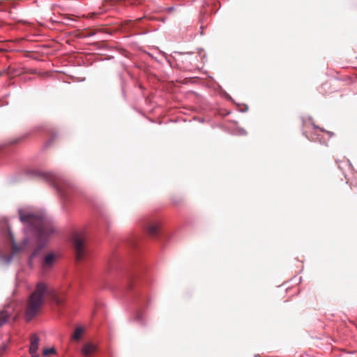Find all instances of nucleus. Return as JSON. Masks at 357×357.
<instances>
[{
    "label": "nucleus",
    "instance_id": "nucleus-1",
    "mask_svg": "<svg viewBox=\"0 0 357 357\" xmlns=\"http://www.w3.org/2000/svg\"><path fill=\"white\" fill-rule=\"evenodd\" d=\"M20 221L27 226L26 229H31L37 234L38 245L41 249L46 242L47 238L56 231V228L52 222L47 218L29 213H24L20 211Z\"/></svg>",
    "mask_w": 357,
    "mask_h": 357
},
{
    "label": "nucleus",
    "instance_id": "nucleus-2",
    "mask_svg": "<svg viewBox=\"0 0 357 357\" xmlns=\"http://www.w3.org/2000/svg\"><path fill=\"white\" fill-rule=\"evenodd\" d=\"M47 296H50L57 305H61L63 303V300L47 284L43 282H38L27 302L25 311L27 321H30L39 313Z\"/></svg>",
    "mask_w": 357,
    "mask_h": 357
},
{
    "label": "nucleus",
    "instance_id": "nucleus-3",
    "mask_svg": "<svg viewBox=\"0 0 357 357\" xmlns=\"http://www.w3.org/2000/svg\"><path fill=\"white\" fill-rule=\"evenodd\" d=\"M43 178L49 181L56 188L60 195L63 197L67 195L66 191L70 188L68 183L61 181L52 172H45L42 174Z\"/></svg>",
    "mask_w": 357,
    "mask_h": 357
},
{
    "label": "nucleus",
    "instance_id": "nucleus-4",
    "mask_svg": "<svg viewBox=\"0 0 357 357\" xmlns=\"http://www.w3.org/2000/svg\"><path fill=\"white\" fill-rule=\"evenodd\" d=\"M73 244L75 250L76 259L81 261L85 256L84 243L85 237L82 234H75L73 236Z\"/></svg>",
    "mask_w": 357,
    "mask_h": 357
},
{
    "label": "nucleus",
    "instance_id": "nucleus-5",
    "mask_svg": "<svg viewBox=\"0 0 357 357\" xmlns=\"http://www.w3.org/2000/svg\"><path fill=\"white\" fill-rule=\"evenodd\" d=\"M160 227V222L157 220L150 219L148 220L144 225V228L146 232L152 236L158 234Z\"/></svg>",
    "mask_w": 357,
    "mask_h": 357
},
{
    "label": "nucleus",
    "instance_id": "nucleus-6",
    "mask_svg": "<svg viewBox=\"0 0 357 357\" xmlns=\"http://www.w3.org/2000/svg\"><path fill=\"white\" fill-rule=\"evenodd\" d=\"M97 351V346L92 342L84 344L82 348V354L85 357H91Z\"/></svg>",
    "mask_w": 357,
    "mask_h": 357
},
{
    "label": "nucleus",
    "instance_id": "nucleus-7",
    "mask_svg": "<svg viewBox=\"0 0 357 357\" xmlns=\"http://www.w3.org/2000/svg\"><path fill=\"white\" fill-rule=\"evenodd\" d=\"M39 342H40V338L37 335L33 334L31 337V344H30V348H29V352L31 354L32 357H38L37 350L38 348Z\"/></svg>",
    "mask_w": 357,
    "mask_h": 357
},
{
    "label": "nucleus",
    "instance_id": "nucleus-8",
    "mask_svg": "<svg viewBox=\"0 0 357 357\" xmlns=\"http://www.w3.org/2000/svg\"><path fill=\"white\" fill-rule=\"evenodd\" d=\"M8 234L10 237V239L13 243V253H16L17 252H19L20 250H22L24 247H25V245H26L27 243V240L25 239L24 241H23V245L22 247H19L14 241V238H13V235L12 234L10 230V228H8Z\"/></svg>",
    "mask_w": 357,
    "mask_h": 357
},
{
    "label": "nucleus",
    "instance_id": "nucleus-9",
    "mask_svg": "<svg viewBox=\"0 0 357 357\" xmlns=\"http://www.w3.org/2000/svg\"><path fill=\"white\" fill-rule=\"evenodd\" d=\"M10 316V307L8 306L3 310L0 311V327L3 325Z\"/></svg>",
    "mask_w": 357,
    "mask_h": 357
},
{
    "label": "nucleus",
    "instance_id": "nucleus-10",
    "mask_svg": "<svg viewBox=\"0 0 357 357\" xmlns=\"http://www.w3.org/2000/svg\"><path fill=\"white\" fill-rule=\"evenodd\" d=\"M55 259L56 255L54 253L46 255L43 263V268H47L51 267L55 261Z\"/></svg>",
    "mask_w": 357,
    "mask_h": 357
},
{
    "label": "nucleus",
    "instance_id": "nucleus-11",
    "mask_svg": "<svg viewBox=\"0 0 357 357\" xmlns=\"http://www.w3.org/2000/svg\"><path fill=\"white\" fill-rule=\"evenodd\" d=\"M84 331L85 328L83 326H77L75 329L74 333L71 337V340L76 342L79 341L84 333Z\"/></svg>",
    "mask_w": 357,
    "mask_h": 357
},
{
    "label": "nucleus",
    "instance_id": "nucleus-12",
    "mask_svg": "<svg viewBox=\"0 0 357 357\" xmlns=\"http://www.w3.org/2000/svg\"><path fill=\"white\" fill-rule=\"evenodd\" d=\"M56 352L55 349L54 348H49V349H45L43 350V356H48L50 354H54Z\"/></svg>",
    "mask_w": 357,
    "mask_h": 357
},
{
    "label": "nucleus",
    "instance_id": "nucleus-13",
    "mask_svg": "<svg viewBox=\"0 0 357 357\" xmlns=\"http://www.w3.org/2000/svg\"><path fill=\"white\" fill-rule=\"evenodd\" d=\"M142 313L139 311H137L134 317V319L137 321H141L142 320Z\"/></svg>",
    "mask_w": 357,
    "mask_h": 357
},
{
    "label": "nucleus",
    "instance_id": "nucleus-14",
    "mask_svg": "<svg viewBox=\"0 0 357 357\" xmlns=\"http://www.w3.org/2000/svg\"><path fill=\"white\" fill-rule=\"evenodd\" d=\"M12 257L13 256L10 255H8V256H5L2 258V260L4 263L6 264H8L10 262L11 259H12Z\"/></svg>",
    "mask_w": 357,
    "mask_h": 357
},
{
    "label": "nucleus",
    "instance_id": "nucleus-15",
    "mask_svg": "<svg viewBox=\"0 0 357 357\" xmlns=\"http://www.w3.org/2000/svg\"><path fill=\"white\" fill-rule=\"evenodd\" d=\"M172 203H173L174 205L177 206V205L179 204L180 201L177 200L176 199H172Z\"/></svg>",
    "mask_w": 357,
    "mask_h": 357
},
{
    "label": "nucleus",
    "instance_id": "nucleus-16",
    "mask_svg": "<svg viewBox=\"0 0 357 357\" xmlns=\"http://www.w3.org/2000/svg\"><path fill=\"white\" fill-rule=\"evenodd\" d=\"M61 16L63 18V19H70V17L68 15H61Z\"/></svg>",
    "mask_w": 357,
    "mask_h": 357
},
{
    "label": "nucleus",
    "instance_id": "nucleus-17",
    "mask_svg": "<svg viewBox=\"0 0 357 357\" xmlns=\"http://www.w3.org/2000/svg\"><path fill=\"white\" fill-rule=\"evenodd\" d=\"M5 350V347H0V354L3 353V351Z\"/></svg>",
    "mask_w": 357,
    "mask_h": 357
},
{
    "label": "nucleus",
    "instance_id": "nucleus-18",
    "mask_svg": "<svg viewBox=\"0 0 357 357\" xmlns=\"http://www.w3.org/2000/svg\"><path fill=\"white\" fill-rule=\"evenodd\" d=\"M36 255V252L33 253V254L32 255V257H35Z\"/></svg>",
    "mask_w": 357,
    "mask_h": 357
}]
</instances>
